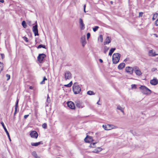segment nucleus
Wrapping results in <instances>:
<instances>
[{
	"label": "nucleus",
	"instance_id": "obj_1",
	"mask_svg": "<svg viewBox=\"0 0 158 158\" xmlns=\"http://www.w3.org/2000/svg\"><path fill=\"white\" fill-rule=\"evenodd\" d=\"M139 89L141 93L144 95L148 96L152 93L151 90L144 85H141Z\"/></svg>",
	"mask_w": 158,
	"mask_h": 158
},
{
	"label": "nucleus",
	"instance_id": "obj_2",
	"mask_svg": "<svg viewBox=\"0 0 158 158\" xmlns=\"http://www.w3.org/2000/svg\"><path fill=\"white\" fill-rule=\"evenodd\" d=\"M120 54L118 53H114L112 56V60L113 63L114 64H116L119 61Z\"/></svg>",
	"mask_w": 158,
	"mask_h": 158
},
{
	"label": "nucleus",
	"instance_id": "obj_3",
	"mask_svg": "<svg viewBox=\"0 0 158 158\" xmlns=\"http://www.w3.org/2000/svg\"><path fill=\"white\" fill-rule=\"evenodd\" d=\"M102 127L106 131L110 130L113 129H115L118 128V127L113 124H103L102 125Z\"/></svg>",
	"mask_w": 158,
	"mask_h": 158
},
{
	"label": "nucleus",
	"instance_id": "obj_4",
	"mask_svg": "<svg viewBox=\"0 0 158 158\" xmlns=\"http://www.w3.org/2000/svg\"><path fill=\"white\" fill-rule=\"evenodd\" d=\"M73 90L75 94H77L81 92V88L76 83H75L73 86Z\"/></svg>",
	"mask_w": 158,
	"mask_h": 158
},
{
	"label": "nucleus",
	"instance_id": "obj_5",
	"mask_svg": "<svg viewBox=\"0 0 158 158\" xmlns=\"http://www.w3.org/2000/svg\"><path fill=\"white\" fill-rule=\"evenodd\" d=\"M72 77V74L69 71H66L64 73V77L66 80H69Z\"/></svg>",
	"mask_w": 158,
	"mask_h": 158
},
{
	"label": "nucleus",
	"instance_id": "obj_6",
	"mask_svg": "<svg viewBox=\"0 0 158 158\" xmlns=\"http://www.w3.org/2000/svg\"><path fill=\"white\" fill-rule=\"evenodd\" d=\"M84 140L86 143H91L93 142L94 141L93 137L89 135L86 136Z\"/></svg>",
	"mask_w": 158,
	"mask_h": 158
},
{
	"label": "nucleus",
	"instance_id": "obj_7",
	"mask_svg": "<svg viewBox=\"0 0 158 158\" xmlns=\"http://www.w3.org/2000/svg\"><path fill=\"white\" fill-rule=\"evenodd\" d=\"M30 135L31 138L34 139H37L38 136L37 132L35 131H31L30 132Z\"/></svg>",
	"mask_w": 158,
	"mask_h": 158
},
{
	"label": "nucleus",
	"instance_id": "obj_8",
	"mask_svg": "<svg viewBox=\"0 0 158 158\" xmlns=\"http://www.w3.org/2000/svg\"><path fill=\"white\" fill-rule=\"evenodd\" d=\"M46 56V55L44 53L40 54L37 57V60L40 63H41Z\"/></svg>",
	"mask_w": 158,
	"mask_h": 158
},
{
	"label": "nucleus",
	"instance_id": "obj_9",
	"mask_svg": "<svg viewBox=\"0 0 158 158\" xmlns=\"http://www.w3.org/2000/svg\"><path fill=\"white\" fill-rule=\"evenodd\" d=\"M68 106L70 109L74 110L75 109V106L73 102L72 101H68L67 103Z\"/></svg>",
	"mask_w": 158,
	"mask_h": 158
},
{
	"label": "nucleus",
	"instance_id": "obj_10",
	"mask_svg": "<svg viewBox=\"0 0 158 158\" xmlns=\"http://www.w3.org/2000/svg\"><path fill=\"white\" fill-rule=\"evenodd\" d=\"M134 72L136 75L140 76L142 74V73L139 68L135 67L134 68Z\"/></svg>",
	"mask_w": 158,
	"mask_h": 158
},
{
	"label": "nucleus",
	"instance_id": "obj_11",
	"mask_svg": "<svg viewBox=\"0 0 158 158\" xmlns=\"http://www.w3.org/2000/svg\"><path fill=\"white\" fill-rule=\"evenodd\" d=\"M32 31L34 34L35 36L39 35L38 26L37 24L33 27Z\"/></svg>",
	"mask_w": 158,
	"mask_h": 158
},
{
	"label": "nucleus",
	"instance_id": "obj_12",
	"mask_svg": "<svg viewBox=\"0 0 158 158\" xmlns=\"http://www.w3.org/2000/svg\"><path fill=\"white\" fill-rule=\"evenodd\" d=\"M102 150L103 149L101 147H98L94 149L92 151V152L94 153L98 154L99 153L101 152Z\"/></svg>",
	"mask_w": 158,
	"mask_h": 158
},
{
	"label": "nucleus",
	"instance_id": "obj_13",
	"mask_svg": "<svg viewBox=\"0 0 158 158\" xmlns=\"http://www.w3.org/2000/svg\"><path fill=\"white\" fill-rule=\"evenodd\" d=\"M134 69L131 67H127L125 68L126 72L130 74H132L133 73Z\"/></svg>",
	"mask_w": 158,
	"mask_h": 158
},
{
	"label": "nucleus",
	"instance_id": "obj_14",
	"mask_svg": "<svg viewBox=\"0 0 158 158\" xmlns=\"http://www.w3.org/2000/svg\"><path fill=\"white\" fill-rule=\"evenodd\" d=\"M79 20L80 29L82 30H84L85 28V27L82 19L81 18H79Z\"/></svg>",
	"mask_w": 158,
	"mask_h": 158
},
{
	"label": "nucleus",
	"instance_id": "obj_15",
	"mask_svg": "<svg viewBox=\"0 0 158 158\" xmlns=\"http://www.w3.org/2000/svg\"><path fill=\"white\" fill-rule=\"evenodd\" d=\"M76 106L79 108H82L85 106L83 103L79 101L76 102Z\"/></svg>",
	"mask_w": 158,
	"mask_h": 158
},
{
	"label": "nucleus",
	"instance_id": "obj_16",
	"mask_svg": "<svg viewBox=\"0 0 158 158\" xmlns=\"http://www.w3.org/2000/svg\"><path fill=\"white\" fill-rule=\"evenodd\" d=\"M148 55L149 56H155L158 55V54L156 53L153 50H149L148 52Z\"/></svg>",
	"mask_w": 158,
	"mask_h": 158
},
{
	"label": "nucleus",
	"instance_id": "obj_17",
	"mask_svg": "<svg viewBox=\"0 0 158 158\" xmlns=\"http://www.w3.org/2000/svg\"><path fill=\"white\" fill-rule=\"evenodd\" d=\"M150 83L151 85H155L158 83V80L156 78H154L150 81Z\"/></svg>",
	"mask_w": 158,
	"mask_h": 158
},
{
	"label": "nucleus",
	"instance_id": "obj_18",
	"mask_svg": "<svg viewBox=\"0 0 158 158\" xmlns=\"http://www.w3.org/2000/svg\"><path fill=\"white\" fill-rule=\"evenodd\" d=\"M81 41L82 44V46L84 47L86 44L85 35H83L81 37Z\"/></svg>",
	"mask_w": 158,
	"mask_h": 158
},
{
	"label": "nucleus",
	"instance_id": "obj_19",
	"mask_svg": "<svg viewBox=\"0 0 158 158\" xmlns=\"http://www.w3.org/2000/svg\"><path fill=\"white\" fill-rule=\"evenodd\" d=\"M98 143V141H97L94 142H91L90 144L89 147L90 148H94L96 147V144Z\"/></svg>",
	"mask_w": 158,
	"mask_h": 158
},
{
	"label": "nucleus",
	"instance_id": "obj_20",
	"mask_svg": "<svg viewBox=\"0 0 158 158\" xmlns=\"http://www.w3.org/2000/svg\"><path fill=\"white\" fill-rule=\"evenodd\" d=\"M125 64L124 63H122L118 65V68L119 70H121L125 67Z\"/></svg>",
	"mask_w": 158,
	"mask_h": 158
},
{
	"label": "nucleus",
	"instance_id": "obj_21",
	"mask_svg": "<svg viewBox=\"0 0 158 158\" xmlns=\"http://www.w3.org/2000/svg\"><path fill=\"white\" fill-rule=\"evenodd\" d=\"M111 42V38L109 36H107L105 40V41L104 42V44L106 45L108 44Z\"/></svg>",
	"mask_w": 158,
	"mask_h": 158
},
{
	"label": "nucleus",
	"instance_id": "obj_22",
	"mask_svg": "<svg viewBox=\"0 0 158 158\" xmlns=\"http://www.w3.org/2000/svg\"><path fill=\"white\" fill-rule=\"evenodd\" d=\"M43 143L42 142L40 141L37 143H31V145L32 146H37L40 144H42Z\"/></svg>",
	"mask_w": 158,
	"mask_h": 158
},
{
	"label": "nucleus",
	"instance_id": "obj_23",
	"mask_svg": "<svg viewBox=\"0 0 158 158\" xmlns=\"http://www.w3.org/2000/svg\"><path fill=\"white\" fill-rule=\"evenodd\" d=\"M124 107H122L120 105H118L117 107V109L120 110L123 113H124Z\"/></svg>",
	"mask_w": 158,
	"mask_h": 158
},
{
	"label": "nucleus",
	"instance_id": "obj_24",
	"mask_svg": "<svg viewBox=\"0 0 158 158\" xmlns=\"http://www.w3.org/2000/svg\"><path fill=\"white\" fill-rule=\"evenodd\" d=\"M115 50V48H111L110 49V50L109 51V55L111 56L113 53L114 52V51Z\"/></svg>",
	"mask_w": 158,
	"mask_h": 158
},
{
	"label": "nucleus",
	"instance_id": "obj_25",
	"mask_svg": "<svg viewBox=\"0 0 158 158\" xmlns=\"http://www.w3.org/2000/svg\"><path fill=\"white\" fill-rule=\"evenodd\" d=\"M32 155L35 158H40L35 151H34L32 153Z\"/></svg>",
	"mask_w": 158,
	"mask_h": 158
},
{
	"label": "nucleus",
	"instance_id": "obj_26",
	"mask_svg": "<svg viewBox=\"0 0 158 158\" xmlns=\"http://www.w3.org/2000/svg\"><path fill=\"white\" fill-rule=\"evenodd\" d=\"M3 63L0 62V73H1L3 70Z\"/></svg>",
	"mask_w": 158,
	"mask_h": 158
},
{
	"label": "nucleus",
	"instance_id": "obj_27",
	"mask_svg": "<svg viewBox=\"0 0 158 158\" xmlns=\"http://www.w3.org/2000/svg\"><path fill=\"white\" fill-rule=\"evenodd\" d=\"M22 24L23 27L24 28H26L27 27V25H26V23L25 21H22Z\"/></svg>",
	"mask_w": 158,
	"mask_h": 158
},
{
	"label": "nucleus",
	"instance_id": "obj_28",
	"mask_svg": "<svg viewBox=\"0 0 158 158\" xmlns=\"http://www.w3.org/2000/svg\"><path fill=\"white\" fill-rule=\"evenodd\" d=\"M98 40H99V41L101 42H103V37L102 35H100L99 36V38H98Z\"/></svg>",
	"mask_w": 158,
	"mask_h": 158
},
{
	"label": "nucleus",
	"instance_id": "obj_29",
	"mask_svg": "<svg viewBox=\"0 0 158 158\" xmlns=\"http://www.w3.org/2000/svg\"><path fill=\"white\" fill-rule=\"evenodd\" d=\"M72 84H73L72 82V81H71L68 84L64 85V86H65L69 87H70L72 86Z\"/></svg>",
	"mask_w": 158,
	"mask_h": 158
},
{
	"label": "nucleus",
	"instance_id": "obj_30",
	"mask_svg": "<svg viewBox=\"0 0 158 158\" xmlns=\"http://www.w3.org/2000/svg\"><path fill=\"white\" fill-rule=\"evenodd\" d=\"M109 49V47H107L106 46H105L104 47V52L105 53H106V52L108 51V50Z\"/></svg>",
	"mask_w": 158,
	"mask_h": 158
},
{
	"label": "nucleus",
	"instance_id": "obj_31",
	"mask_svg": "<svg viewBox=\"0 0 158 158\" xmlns=\"http://www.w3.org/2000/svg\"><path fill=\"white\" fill-rule=\"evenodd\" d=\"M87 94L88 95H94V93L92 91H90V90L87 91Z\"/></svg>",
	"mask_w": 158,
	"mask_h": 158
},
{
	"label": "nucleus",
	"instance_id": "obj_32",
	"mask_svg": "<svg viewBox=\"0 0 158 158\" xmlns=\"http://www.w3.org/2000/svg\"><path fill=\"white\" fill-rule=\"evenodd\" d=\"M47 80V79L46 78V77H44L43 78V81L40 82V84H45V83L44 82V81H46V80Z\"/></svg>",
	"mask_w": 158,
	"mask_h": 158
},
{
	"label": "nucleus",
	"instance_id": "obj_33",
	"mask_svg": "<svg viewBox=\"0 0 158 158\" xmlns=\"http://www.w3.org/2000/svg\"><path fill=\"white\" fill-rule=\"evenodd\" d=\"M158 16V14L157 13H156L154 14L153 16V17L152 18V19L153 20H155L156 18Z\"/></svg>",
	"mask_w": 158,
	"mask_h": 158
},
{
	"label": "nucleus",
	"instance_id": "obj_34",
	"mask_svg": "<svg viewBox=\"0 0 158 158\" xmlns=\"http://www.w3.org/2000/svg\"><path fill=\"white\" fill-rule=\"evenodd\" d=\"M132 89H136L137 88V85L135 84H132L131 85Z\"/></svg>",
	"mask_w": 158,
	"mask_h": 158
},
{
	"label": "nucleus",
	"instance_id": "obj_35",
	"mask_svg": "<svg viewBox=\"0 0 158 158\" xmlns=\"http://www.w3.org/2000/svg\"><path fill=\"white\" fill-rule=\"evenodd\" d=\"M44 48L46 49V48L45 47V46L44 45H43L42 44L38 46L37 47L38 48Z\"/></svg>",
	"mask_w": 158,
	"mask_h": 158
},
{
	"label": "nucleus",
	"instance_id": "obj_36",
	"mask_svg": "<svg viewBox=\"0 0 158 158\" xmlns=\"http://www.w3.org/2000/svg\"><path fill=\"white\" fill-rule=\"evenodd\" d=\"M99 28V27L98 26H95L93 28V31L94 32L96 31Z\"/></svg>",
	"mask_w": 158,
	"mask_h": 158
},
{
	"label": "nucleus",
	"instance_id": "obj_37",
	"mask_svg": "<svg viewBox=\"0 0 158 158\" xmlns=\"http://www.w3.org/2000/svg\"><path fill=\"white\" fill-rule=\"evenodd\" d=\"M1 123V124L2 126L3 127L5 131H7V130L6 129V127H5V126H4V123L3 122H2Z\"/></svg>",
	"mask_w": 158,
	"mask_h": 158
},
{
	"label": "nucleus",
	"instance_id": "obj_38",
	"mask_svg": "<svg viewBox=\"0 0 158 158\" xmlns=\"http://www.w3.org/2000/svg\"><path fill=\"white\" fill-rule=\"evenodd\" d=\"M47 102L48 103H50V99L48 94L47 95Z\"/></svg>",
	"mask_w": 158,
	"mask_h": 158
},
{
	"label": "nucleus",
	"instance_id": "obj_39",
	"mask_svg": "<svg viewBox=\"0 0 158 158\" xmlns=\"http://www.w3.org/2000/svg\"><path fill=\"white\" fill-rule=\"evenodd\" d=\"M18 103H19V100L17 99V101H16V103L15 106V109H17V108L18 107Z\"/></svg>",
	"mask_w": 158,
	"mask_h": 158
},
{
	"label": "nucleus",
	"instance_id": "obj_40",
	"mask_svg": "<svg viewBox=\"0 0 158 158\" xmlns=\"http://www.w3.org/2000/svg\"><path fill=\"white\" fill-rule=\"evenodd\" d=\"M6 77L7 78V81L9 80L10 78V76L8 74H6Z\"/></svg>",
	"mask_w": 158,
	"mask_h": 158
},
{
	"label": "nucleus",
	"instance_id": "obj_41",
	"mask_svg": "<svg viewBox=\"0 0 158 158\" xmlns=\"http://www.w3.org/2000/svg\"><path fill=\"white\" fill-rule=\"evenodd\" d=\"M23 40H24L26 42H27L28 41V39L27 37L24 36L23 38Z\"/></svg>",
	"mask_w": 158,
	"mask_h": 158
},
{
	"label": "nucleus",
	"instance_id": "obj_42",
	"mask_svg": "<svg viewBox=\"0 0 158 158\" xmlns=\"http://www.w3.org/2000/svg\"><path fill=\"white\" fill-rule=\"evenodd\" d=\"M42 127L44 128H46L47 127V124L46 123H44L43 124Z\"/></svg>",
	"mask_w": 158,
	"mask_h": 158
},
{
	"label": "nucleus",
	"instance_id": "obj_43",
	"mask_svg": "<svg viewBox=\"0 0 158 158\" xmlns=\"http://www.w3.org/2000/svg\"><path fill=\"white\" fill-rule=\"evenodd\" d=\"M90 35V33H88L87 34V40H88Z\"/></svg>",
	"mask_w": 158,
	"mask_h": 158
},
{
	"label": "nucleus",
	"instance_id": "obj_44",
	"mask_svg": "<svg viewBox=\"0 0 158 158\" xmlns=\"http://www.w3.org/2000/svg\"><path fill=\"white\" fill-rule=\"evenodd\" d=\"M157 68H153L151 69V71L154 72L157 70Z\"/></svg>",
	"mask_w": 158,
	"mask_h": 158
},
{
	"label": "nucleus",
	"instance_id": "obj_45",
	"mask_svg": "<svg viewBox=\"0 0 158 158\" xmlns=\"http://www.w3.org/2000/svg\"><path fill=\"white\" fill-rule=\"evenodd\" d=\"M155 24L156 26H158V19H157L155 22Z\"/></svg>",
	"mask_w": 158,
	"mask_h": 158
},
{
	"label": "nucleus",
	"instance_id": "obj_46",
	"mask_svg": "<svg viewBox=\"0 0 158 158\" xmlns=\"http://www.w3.org/2000/svg\"><path fill=\"white\" fill-rule=\"evenodd\" d=\"M143 13L142 12H139V17H142L143 15Z\"/></svg>",
	"mask_w": 158,
	"mask_h": 158
},
{
	"label": "nucleus",
	"instance_id": "obj_47",
	"mask_svg": "<svg viewBox=\"0 0 158 158\" xmlns=\"http://www.w3.org/2000/svg\"><path fill=\"white\" fill-rule=\"evenodd\" d=\"M27 23L29 24V25L31 26V22L30 21H28Z\"/></svg>",
	"mask_w": 158,
	"mask_h": 158
},
{
	"label": "nucleus",
	"instance_id": "obj_48",
	"mask_svg": "<svg viewBox=\"0 0 158 158\" xmlns=\"http://www.w3.org/2000/svg\"><path fill=\"white\" fill-rule=\"evenodd\" d=\"M5 132H6V134H7V135L8 137H9V136H10V135H9V132H8V131H5Z\"/></svg>",
	"mask_w": 158,
	"mask_h": 158
},
{
	"label": "nucleus",
	"instance_id": "obj_49",
	"mask_svg": "<svg viewBox=\"0 0 158 158\" xmlns=\"http://www.w3.org/2000/svg\"><path fill=\"white\" fill-rule=\"evenodd\" d=\"M29 114L25 115L24 116V118L25 119L26 118L29 116Z\"/></svg>",
	"mask_w": 158,
	"mask_h": 158
},
{
	"label": "nucleus",
	"instance_id": "obj_50",
	"mask_svg": "<svg viewBox=\"0 0 158 158\" xmlns=\"http://www.w3.org/2000/svg\"><path fill=\"white\" fill-rule=\"evenodd\" d=\"M34 88L32 86H30L29 87V89H33Z\"/></svg>",
	"mask_w": 158,
	"mask_h": 158
},
{
	"label": "nucleus",
	"instance_id": "obj_51",
	"mask_svg": "<svg viewBox=\"0 0 158 158\" xmlns=\"http://www.w3.org/2000/svg\"><path fill=\"white\" fill-rule=\"evenodd\" d=\"M85 5L84 7V10L85 13L86 12L85 10Z\"/></svg>",
	"mask_w": 158,
	"mask_h": 158
},
{
	"label": "nucleus",
	"instance_id": "obj_52",
	"mask_svg": "<svg viewBox=\"0 0 158 158\" xmlns=\"http://www.w3.org/2000/svg\"><path fill=\"white\" fill-rule=\"evenodd\" d=\"M99 61L101 62V63H102L103 62V60H102L101 59H99Z\"/></svg>",
	"mask_w": 158,
	"mask_h": 158
},
{
	"label": "nucleus",
	"instance_id": "obj_53",
	"mask_svg": "<svg viewBox=\"0 0 158 158\" xmlns=\"http://www.w3.org/2000/svg\"><path fill=\"white\" fill-rule=\"evenodd\" d=\"M0 2L3 3L4 2V0H0Z\"/></svg>",
	"mask_w": 158,
	"mask_h": 158
},
{
	"label": "nucleus",
	"instance_id": "obj_54",
	"mask_svg": "<svg viewBox=\"0 0 158 158\" xmlns=\"http://www.w3.org/2000/svg\"><path fill=\"white\" fill-rule=\"evenodd\" d=\"M1 55L2 56V58L3 59V58L4 55L3 54H1Z\"/></svg>",
	"mask_w": 158,
	"mask_h": 158
},
{
	"label": "nucleus",
	"instance_id": "obj_55",
	"mask_svg": "<svg viewBox=\"0 0 158 158\" xmlns=\"http://www.w3.org/2000/svg\"><path fill=\"white\" fill-rule=\"evenodd\" d=\"M9 139V140H10V141H11V139H10V136H9V137H8Z\"/></svg>",
	"mask_w": 158,
	"mask_h": 158
},
{
	"label": "nucleus",
	"instance_id": "obj_56",
	"mask_svg": "<svg viewBox=\"0 0 158 158\" xmlns=\"http://www.w3.org/2000/svg\"><path fill=\"white\" fill-rule=\"evenodd\" d=\"M17 110V109H15V114L16 113Z\"/></svg>",
	"mask_w": 158,
	"mask_h": 158
},
{
	"label": "nucleus",
	"instance_id": "obj_57",
	"mask_svg": "<svg viewBox=\"0 0 158 158\" xmlns=\"http://www.w3.org/2000/svg\"><path fill=\"white\" fill-rule=\"evenodd\" d=\"M97 104H98V105H100V104H99L98 103V102L97 103Z\"/></svg>",
	"mask_w": 158,
	"mask_h": 158
}]
</instances>
